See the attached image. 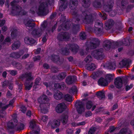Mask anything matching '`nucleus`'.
<instances>
[{
	"instance_id": "8fccbe9b",
	"label": "nucleus",
	"mask_w": 134,
	"mask_h": 134,
	"mask_svg": "<svg viewBox=\"0 0 134 134\" xmlns=\"http://www.w3.org/2000/svg\"><path fill=\"white\" fill-rule=\"evenodd\" d=\"M10 82L8 80H5L2 82V85L3 87H5L8 85Z\"/></svg>"
},
{
	"instance_id": "ea45409f",
	"label": "nucleus",
	"mask_w": 134,
	"mask_h": 134,
	"mask_svg": "<svg viewBox=\"0 0 134 134\" xmlns=\"http://www.w3.org/2000/svg\"><path fill=\"white\" fill-rule=\"evenodd\" d=\"M96 95L99 98H104L105 97L104 93L103 91L98 92L96 93Z\"/></svg>"
},
{
	"instance_id": "e2e57ef3",
	"label": "nucleus",
	"mask_w": 134,
	"mask_h": 134,
	"mask_svg": "<svg viewBox=\"0 0 134 134\" xmlns=\"http://www.w3.org/2000/svg\"><path fill=\"white\" fill-rule=\"evenodd\" d=\"M85 121H82L81 122H79L76 125L75 124L74 125H73V123L72 124V125H73L74 126H76V125L77 126H80V125H84L85 124Z\"/></svg>"
},
{
	"instance_id": "9b49d317",
	"label": "nucleus",
	"mask_w": 134,
	"mask_h": 134,
	"mask_svg": "<svg viewBox=\"0 0 134 134\" xmlns=\"http://www.w3.org/2000/svg\"><path fill=\"white\" fill-rule=\"evenodd\" d=\"M75 106L79 113H81L84 111V108L81 102L79 101H77L75 104Z\"/></svg>"
},
{
	"instance_id": "4c0bfd02",
	"label": "nucleus",
	"mask_w": 134,
	"mask_h": 134,
	"mask_svg": "<svg viewBox=\"0 0 134 134\" xmlns=\"http://www.w3.org/2000/svg\"><path fill=\"white\" fill-rule=\"evenodd\" d=\"M101 73L99 71H97L96 72H93L91 77L93 79H95L99 76L100 75Z\"/></svg>"
},
{
	"instance_id": "2eb2a0df",
	"label": "nucleus",
	"mask_w": 134,
	"mask_h": 134,
	"mask_svg": "<svg viewBox=\"0 0 134 134\" xmlns=\"http://www.w3.org/2000/svg\"><path fill=\"white\" fill-rule=\"evenodd\" d=\"M103 50V49L101 48L99 51H95L91 53L92 55L95 58L98 59L100 58Z\"/></svg>"
},
{
	"instance_id": "4468645a",
	"label": "nucleus",
	"mask_w": 134,
	"mask_h": 134,
	"mask_svg": "<svg viewBox=\"0 0 134 134\" xmlns=\"http://www.w3.org/2000/svg\"><path fill=\"white\" fill-rule=\"evenodd\" d=\"M49 126H50L53 128H55L58 126L60 125V120H54L53 121H49L48 123Z\"/></svg>"
},
{
	"instance_id": "3c124183",
	"label": "nucleus",
	"mask_w": 134,
	"mask_h": 134,
	"mask_svg": "<svg viewBox=\"0 0 134 134\" xmlns=\"http://www.w3.org/2000/svg\"><path fill=\"white\" fill-rule=\"evenodd\" d=\"M80 36L81 39L82 40L85 39L86 38V35L84 32H81L80 35Z\"/></svg>"
},
{
	"instance_id": "0e129e2a",
	"label": "nucleus",
	"mask_w": 134,
	"mask_h": 134,
	"mask_svg": "<svg viewBox=\"0 0 134 134\" xmlns=\"http://www.w3.org/2000/svg\"><path fill=\"white\" fill-rule=\"evenodd\" d=\"M123 44H125V46H126L128 45V44H126L125 43H124L123 42H122L121 41L119 42H116L115 44L116 45H117L118 46H121Z\"/></svg>"
},
{
	"instance_id": "c03bdc74",
	"label": "nucleus",
	"mask_w": 134,
	"mask_h": 134,
	"mask_svg": "<svg viewBox=\"0 0 134 134\" xmlns=\"http://www.w3.org/2000/svg\"><path fill=\"white\" fill-rule=\"evenodd\" d=\"M106 80L108 82L113 79V76L111 74H107L106 75Z\"/></svg>"
},
{
	"instance_id": "f257e3e1",
	"label": "nucleus",
	"mask_w": 134,
	"mask_h": 134,
	"mask_svg": "<svg viewBox=\"0 0 134 134\" xmlns=\"http://www.w3.org/2000/svg\"><path fill=\"white\" fill-rule=\"evenodd\" d=\"M49 100V98L44 95H42L38 98V101L40 105L38 109L42 113L44 114L47 112L49 105L47 102Z\"/></svg>"
},
{
	"instance_id": "a211bd4d",
	"label": "nucleus",
	"mask_w": 134,
	"mask_h": 134,
	"mask_svg": "<svg viewBox=\"0 0 134 134\" xmlns=\"http://www.w3.org/2000/svg\"><path fill=\"white\" fill-rule=\"evenodd\" d=\"M104 68L111 70H114L115 68V65L114 63H108L105 64L104 65Z\"/></svg>"
},
{
	"instance_id": "4d7b16f0",
	"label": "nucleus",
	"mask_w": 134,
	"mask_h": 134,
	"mask_svg": "<svg viewBox=\"0 0 134 134\" xmlns=\"http://www.w3.org/2000/svg\"><path fill=\"white\" fill-rule=\"evenodd\" d=\"M17 33V31L15 29L13 31L11 32V36L13 37H15Z\"/></svg>"
},
{
	"instance_id": "052dcab7",
	"label": "nucleus",
	"mask_w": 134,
	"mask_h": 134,
	"mask_svg": "<svg viewBox=\"0 0 134 134\" xmlns=\"http://www.w3.org/2000/svg\"><path fill=\"white\" fill-rule=\"evenodd\" d=\"M133 87L132 84H131L129 86H127L126 87V91H128L129 90L132 88Z\"/></svg>"
},
{
	"instance_id": "09e8293b",
	"label": "nucleus",
	"mask_w": 134,
	"mask_h": 134,
	"mask_svg": "<svg viewBox=\"0 0 134 134\" xmlns=\"http://www.w3.org/2000/svg\"><path fill=\"white\" fill-rule=\"evenodd\" d=\"M24 23L26 26L28 27H31L33 25V24L31 23V21L29 20V21H25Z\"/></svg>"
},
{
	"instance_id": "f3484780",
	"label": "nucleus",
	"mask_w": 134,
	"mask_h": 134,
	"mask_svg": "<svg viewBox=\"0 0 134 134\" xmlns=\"http://www.w3.org/2000/svg\"><path fill=\"white\" fill-rule=\"evenodd\" d=\"M122 79L120 77H118L115 79V84L116 87L120 88L122 87Z\"/></svg>"
},
{
	"instance_id": "79ce46f5",
	"label": "nucleus",
	"mask_w": 134,
	"mask_h": 134,
	"mask_svg": "<svg viewBox=\"0 0 134 134\" xmlns=\"http://www.w3.org/2000/svg\"><path fill=\"white\" fill-rule=\"evenodd\" d=\"M83 3L82 4L85 7H87L90 5L89 0H82Z\"/></svg>"
},
{
	"instance_id": "603ef678",
	"label": "nucleus",
	"mask_w": 134,
	"mask_h": 134,
	"mask_svg": "<svg viewBox=\"0 0 134 134\" xmlns=\"http://www.w3.org/2000/svg\"><path fill=\"white\" fill-rule=\"evenodd\" d=\"M92 60V58L91 56L88 55L87 56L85 59V61L87 63H89Z\"/></svg>"
},
{
	"instance_id": "6e6552de",
	"label": "nucleus",
	"mask_w": 134,
	"mask_h": 134,
	"mask_svg": "<svg viewBox=\"0 0 134 134\" xmlns=\"http://www.w3.org/2000/svg\"><path fill=\"white\" fill-rule=\"evenodd\" d=\"M36 120H31L30 123L29 128L31 130L37 129V131L33 130L31 132V134H39V131L40 128L36 125Z\"/></svg>"
},
{
	"instance_id": "c85d7f7f",
	"label": "nucleus",
	"mask_w": 134,
	"mask_h": 134,
	"mask_svg": "<svg viewBox=\"0 0 134 134\" xmlns=\"http://www.w3.org/2000/svg\"><path fill=\"white\" fill-rule=\"evenodd\" d=\"M88 13L87 11H85L83 13L84 15H85V20H87V23H90L91 21V16L90 15H88L87 14Z\"/></svg>"
},
{
	"instance_id": "dca6fc26",
	"label": "nucleus",
	"mask_w": 134,
	"mask_h": 134,
	"mask_svg": "<svg viewBox=\"0 0 134 134\" xmlns=\"http://www.w3.org/2000/svg\"><path fill=\"white\" fill-rule=\"evenodd\" d=\"M121 7L122 8H126H126L127 9V11H128V10L132 8L133 5H128L126 0H123L121 2Z\"/></svg>"
},
{
	"instance_id": "338daca9",
	"label": "nucleus",
	"mask_w": 134,
	"mask_h": 134,
	"mask_svg": "<svg viewBox=\"0 0 134 134\" xmlns=\"http://www.w3.org/2000/svg\"><path fill=\"white\" fill-rule=\"evenodd\" d=\"M9 88L10 90H12L13 88V85L12 83L11 82H9Z\"/></svg>"
},
{
	"instance_id": "393cba45",
	"label": "nucleus",
	"mask_w": 134,
	"mask_h": 134,
	"mask_svg": "<svg viewBox=\"0 0 134 134\" xmlns=\"http://www.w3.org/2000/svg\"><path fill=\"white\" fill-rule=\"evenodd\" d=\"M114 24V22L113 20H109L105 23V28L106 30L110 29Z\"/></svg>"
},
{
	"instance_id": "f03ea898",
	"label": "nucleus",
	"mask_w": 134,
	"mask_h": 134,
	"mask_svg": "<svg viewBox=\"0 0 134 134\" xmlns=\"http://www.w3.org/2000/svg\"><path fill=\"white\" fill-rule=\"evenodd\" d=\"M7 128L9 129H15L18 131H20L24 129L23 124L18 122L17 120L15 118L12 119L11 121L7 124Z\"/></svg>"
},
{
	"instance_id": "b1692460",
	"label": "nucleus",
	"mask_w": 134,
	"mask_h": 134,
	"mask_svg": "<svg viewBox=\"0 0 134 134\" xmlns=\"http://www.w3.org/2000/svg\"><path fill=\"white\" fill-rule=\"evenodd\" d=\"M98 82L99 85L103 86H106L108 84L107 81L103 78H100L98 81Z\"/></svg>"
},
{
	"instance_id": "6ab92c4d",
	"label": "nucleus",
	"mask_w": 134,
	"mask_h": 134,
	"mask_svg": "<svg viewBox=\"0 0 134 134\" xmlns=\"http://www.w3.org/2000/svg\"><path fill=\"white\" fill-rule=\"evenodd\" d=\"M131 63V60H123L120 62L119 64L120 67L122 68L125 66H128Z\"/></svg>"
},
{
	"instance_id": "cd10ccee",
	"label": "nucleus",
	"mask_w": 134,
	"mask_h": 134,
	"mask_svg": "<svg viewBox=\"0 0 134 134\" xmlns=\"http://www.w3.org/2000/svg\"><path fill=\"white\" fill-rule=\"evenodd\" d=\"M68 114H64L60 118V119L63 124H65L68 121Z\"/></svg>"
},
{
	"instance_id": "bb28decb",
	"label": "nucleus",
	"mask_w": 134,
	"mask_h": 134,
	"mask_svg": "<svg viewBox=\"0 0 134 134\" xmlns=\"http://www.w3.org/2000/svg\"><path fill=\"white\" fill-rule=\"evenodd\" d=\"M86 67L87 70L92 71L96 68V66L94 64L91 63L86 65Z\"/></svg>"
},
{
	"instance_id": "473e14b6",
	"label": "nucleus",
	"mask_w": 134,
	"mask_h": 134,
	"mask_svg": "<svg viewBox=\"0 0 134 134\" xmlns=\"http://www.w3.org/2000/svg\"><path fill=\"white\" fill-rule=\"evenodd\" d=\"M114 4V3L112 1H110L108 3V5L107 6V8L105 9L106 11L108 12H109L110 11Z\"/></svg>"
},
{
	"instance_id": "f704fd0d",
	"label": "nucleus",
	"mask_w": 134,
	"mask_h": 134,
	"mask_svg": "<svg viewBox=\"0 0 134 134\" xmlns=\"http://www.w3.org/2000/svg\"><path fill=\"white\" fill-rule=\"evenodd\" d=\"M62 93L61 92L58 91L57 93L54 94V97L57 100H59L62 98Z\"/></svg>"
},
{
	"instance_id": "2f4dec72",
	"label": "nucleus",
	"mask_w": 134,
	"mask_h": 134,
	"mask_svg": "<svg viewBox=\"0 0 134 134\" xmlns=\"http://www.w3.org/2000/svg\"><path fill=\"white\" fill-rule=\"evenodd\" d=\"M131 131L126 128H124L121 129L120 131L118 134H131Z\"/></svg>"
},
{
	"instance_id": "ddd939ff",
	"label": "nucleus",
	"mask_w": 134,
	"mask_h": 134,
	"mask_svg": "<svg viewBox=\"0 0 134 134\" xmlns=\"http://www.w3.org/2000/svg\"><path fill=\"white\" fill-rule=\"evenodd\" d=\"M59 10L60 11L64 10L67 7V2L65 0H60L59 3Z\"/></svg>"
},
{
	"instance_id": "c756f323",
	"label": "nucleus",
	"mask_w": 134,
	"mask_h": 134,
	"mask_svg": "<svg viewBox=\"0 0 134 134\" xmlns=\"http://www.w3.org/2000/svg\"><path fill=\"white\" fill-rule=\"evenodd\" d=\"M93 103L91 101H88L86 105V107L87 109H90L92 107V111L94 110L96 107V106L95 105H93Z\"/></svg>"
},
{
	"instance_id": "4be33fe9",
	"label": "nucleus",
	"mask_w": 134,
	"mask_h": 134,
	"mask_svg": "<svg viewBox=\"0 0 134 134\" xmlns=\"http://www.w3.org/2000/svg\"><path fill=\"white\" fill-rule=\"evenodd\" d=\"M105 45L104 46V49L106 50H109L111 49L112 47L111 46V43L110 41L109 40H107L104 42Z\"/></svg>"
},
{
	"instance_id": "9d476101",
	"label": "nucleus",
	"mask_w": 134,
	"mask_h": 134,
	"mask_svg": "<svg viewBox=\"0 0 134 134\" xmlns=\"http://www.w3.org/2000/svg\"><path fill=\"white\" fill-rule=\"evenodd\" d=\"M70 37L69 34L66 32H62L58 36V39L60 41L67 40Z\"/></svg>"
},
{
	"instance_id": "680f3d73",
	"label": "nucleus",
	"mask_w": 134,
	"mask_h": 134,
	"mask_svg": "<svg viewBox=\"0 0 134 134\" xmlns=\"http://www.w3.org/2000/svg\"><path fill=\"white\" fill-rule=\"evenodd\" d=\"M43 84L47 88L50 87L52 85V84L51 82H48V83L46 82H44L43 83Z\"/></svg>"
},
{
	"instance_id": "aec40b11",
	"label": "nucleus",
	"mask_w": 134,
	"mask_h": 134,
	"mask_svg": "<svg viewBox=\"0 0 134 134\" xmlns=\"http://www.w3.org/2000/svg\"><path fill=\"white\" fill-rule=\"evenodd\" d=\"M76 80V77L75 76H69L66 78V82L68 84H71Z\"/></svg>"
},
{
	"instance_id": "774afa93",
	"label": "nucleus",
	"mask_w": 134,
	"mask_h": 134,
	"mask_svg": "<svg viewBox=\"0 0 134 134\" xmlns=\"http://www.w3.org/2000/svg\"><path fill=\"white\" fill-rule=\"evenodd\" d=\"M115 129V127L114 126H111L110 127L109 131L110 132H113Z\"/></svg>"
},
{
	"instance_id": "a19ab883",
	"label": "nucleus",
	"mask_w": 134,
	"mask_h": 134,
	"mask_svg": "<svg viewBox=\"0 0 134 134\" xmlns=\"http://www.w3.org/2000/svg\"><path fill=\"white\" fill-rule=\"evenodd\" d=\"M75 1V0H72L70 2L72 3V6H71V5L70 4L69 5V7L71 9H73L74 8H75L76 7V5L77 4V2L75 1V2L74 1Z\"/></svg>"
},
{
	"instance_id": "72a5a7b5",
	"label": "nucleus",
	"mask_w": 134,
	"mask_h": 134,
	"mask_svg": "<svg viewBox=\"0 0 134 134\" xmlns=\"http://www.w3.org/2000/svg\"><path fill=\"white\" fill-rule=\"evenodd\" d=\"M54 86L55 88L58 89H63L65 87V85L64 82H62L60 83H55Z\"/></svg>"
},
{
	"instance_id": "a18cd8bd",
	"label": "nucleus",
	"mask_w": 134,
	"mask_h": 134,
	"mask_svg": "<svg viewBox=\"0 0 134 134\" xmlns=\"http://www.w3.org/2000/svg\"><path fill=\"white\" fill-rule=\"evenodd\" d=\"M51 60L55 62H57V61H58L59 60V57L58 56L53 55L51 57Z\"/></svg>"
},
{
	"instance_id": "412c9836",
	"label": "nucleus",
	"mask_w": 134,
	"mask_h": 134,
	"mask_svg": "<svg viewBox=\"0 0 134 134\" xmlns=\"http://www.w3.org/2000/svg\"><path fill=\"white\" fill-rule=\"evenodd\" d=\"M103 26L102 24L98 20H97L94 26L95 30L99 32L101 27Z\"/></svg>"
},
{
	"instance_id": "7c9ffc66",
	"label": "nucleus",
	"mask_w": 134,
	"mask_h": 134,
	"mask_svg": "<svg viewBox=\"0 0 134 134\" xmlns=\"http://www.w3.org/2000/svg\"><path fill=\"white\" fill-rule=\"evenodd\" d=\"M69 27V24L68 23H66L65 25H62V26H59L58 28V30L59 31H60L61 30V29L63 30H68Z\"/></svg>"
},
{
	"instance_id": "6e6d98bb",
	"label": "nucleus",
	"mask_w": 134,
	"mask_h": 134,
	"mask_svg": "<svg viewBox=\"0 0 134 134\" xmlns=\"http://www.w3.org/2000/svg\"><path fill=\"white\" fill-rule=\"evenodd\" d=\"M10 38L8 37L6 38L4 41L5 43L6 44L7 43H8L7 44L8 45L10 44Z\"/></svg>"
},
{
	"instance_id": "c9c22d12",
	"label": "nucleus",
	"mask_w": 134,
	"mask_h": 134,
	"mask_svg": "<svg viewBox=\"0 0 134 134\" xmlns=\"http://www.w3.org/2000/svg\"><path fill=\"white\" fill-rule=\"evenodd\" d=\"M20 43L19 41H17L12 45V48L13 50H15L18 49L20 47Z\"/></svg>"
},
{
	"instance_id": "49530a36",
	"label": "nucleus",
	"mask_w": 134,
	"mask_h": 134,
	"mask_svg": "<svg viewBox=\"0 0 134 134\" xmlns=\"http://www.w3.org/2000/svg\"><path fill=\"white\" fill-rule=\"evenodd\" d=\"M66 76L65 73L64 72H62L58 76V78L60 80L64 79Z\"/></svg>"
},
{
	"instance_id": "1a4fd4ad",
	"label": "nucleus",
	"mask_w": 134,
	"mask_h": 134,
	"mask_svg": "<svg viewBox=\"0 0 134 134\" xmlns=\"http://www.w3.org/2000/svg\"><path fill=\"white\" fill-rule=\"evenodd\" d=\"M46 23L43 22L41 25V29L35 30H33L32 34L33 36L35 37H40L42 35V30L45 27Z\"/></svg>"
},
{
	"instance_id": "5701e85b",
	"label": "nucleus",
	"mask_w": 134,
	"mask_h": 134,
	"mask_svg": "<svg viewBox=\"0 0 134 134\" xmlns=\"http://www.w3.org/2000/svg\"><path fill=\"white\" fill-rule=\"evenodd\" d=\"M24 52L23 50L20 51L19 53L14 52L11 54L10 56L15 58H19L23 54Z\"/></svg>"
},
{
	"instance_id": "864d4df0",
	"label": "nucleus",
	"mask_w": 134,
	"mask_h": 134,
	"mask_svg": "<svg viewBox=\"0 0 134 134\" xmlns=\"http://www.w3.org/2000/svg\"><path fill=\"white\" fill-rule=\"evenodd\" d=\"M48 116L46 115L43 116L41 118V120L43 122H46L48 120Z\"/></svg>"
},
{
	"instance_id": "13d9d810",
	"label": "nucleus",
	"mask_w": 134,
	"mask_h": 134,
	"mask_svg": "<svg viewBox=\"0 0 134 134\" xmlns=\"http://www.w3.org/2000/svg\"><path fill=\"white\" fill-rule=\"evenodd\" d=\"M73 132V130L70 129H68L66 131V133L67 134H72Z\"/></svg>"
},
{
	"instance_id": "e433bc0d",
	"label": "nucleus",
	"mask_w": 134,
	"mask_h": 134,
	"mask_svg": "<svg viewBox=\"0 0 134 134\" xmlns=\"http://www.w3.org/2000/svg\"><path fill=\"white\" fill-rule=\"evenodd\" d=\"M40 80L41 79L39 77H38L36 79L35 83V85L33 86V88L34 90H38L37 88V86L38 87L39 86L38 85Z\"/></svg>"
},
{
	"instance_id": "7ed1b4c3",
	"label": "nucleus",
	"mask_w": 134,
	"mask_h": 134,
	"mask_svg": "<svg viewBox=\"0 0 134 134\" xmlns=\"http://www.w3.org/2000/svg\"><path fill=\"white\" fill-rule=\"evenodd\" d=\"M20 78L22 80L25 79L26 81L25 85L26 89L27 90H30L32 87L33 83L29 81L34 79L33 77H31V73H29L24 75H22L20 76Z\"/></svg>"
},
{
	"instance_id": "39448f33",
	"label": "nucleus",
	"mask_w": 134,
	"mask_h": 134,
	"mask_svg": "<svg viewBox=\"0 0 134 134\" xmlns=\"http://www.w3.org/2000/svg\"><path fill=\"white\" fill-rule=\"evenodd\" d=\"M99 43V41L98 39L96 38L93 39L90 42H87L86 43V51H87L88 50L91 49L95 48L98 45Z\"/></svg>"
},
{
	"instance_id": "20e7f679",
	"label": "nucleus",
	"mask_w": 134,
	"mask_h": 134,
	"mask_svg": "<svg viewBox=\"0 0 134 134\" xmlns=\"http://www.w3.org/2000/svg\"><path fill=\"white\" fill-rule=\"evenodd\" d=\"M17 1H13L10 3V5L12 6L13 9L12 13H15L16 15H25L26 14V12L24 10H22L21 8L17 5Z\"/></svg>"
},
{
	"instance_id": "a878e982",
	"label": "nucleus",
	"mask_w": 134,
	"mask_h": 134,
	"mask_svg": "<svg viewBox=\"0 0 134 134\" xmlns=\"http://www.w3.org/2000/svg\"><path fill=\"white\" fill-rule=\"evenodd\" d=\"M25 43L27 44H31L34 43L35 41L33 39L30 38L29 37H26L24 38Z\"/></svg>"
},
{
	"instance_id": "37998d69",
	"label": "nucleus",
	"mask_w": 134,
	"mask_h": 134,
	"mask_svg": "<svg viewBox=\"0 0 134 134\" xmlns=\"http://www.w3.org/2000/svg\"><path fill=\"white\" fill-rule=\"evenodd\" d=\"M65 99L68 102H71L72 101V96L68 94L65 95L64 96Z\"/></svg>"
},
{
	"instance_id": "58836bf2",
	"label": "nucleus",
	"mask_w": 134,
	"mask_h": 134,
	"mask_svg": "<svg viewBox=\"0 0 134 134\" xmlns=\"http://www.w3.org/2000/svg\"><path fill=\"white\" fill-rule=\"evenodd\" d=\"M79 48L78 46L76 44H72L70 46V49L73 52H76Z\"/></svg>"
},
{
	"instance_id": "de8ad7c7",
	"label": "nucleus",
	"mask_w": 134,
	"mask_h": 134,
	"mask_svg": "<svg viewBox=\"0 0 134 134\" xmlns=\"http://www.w3.org/2000/svg\"><path fill=\"white\" fill-rule=\"evenodd\" d=\"M77 91L76 87V86H73L69 90V92L71 94H74Z\"/></svg>"
},
{
	"instance_id": "0eeeda50",
	"label": "nucleus",
	"mask_w": 134,
	"mask_h": 134,
	"mask_svg": "<svg viewBox=\"0 0 134 134\" xmlns=\"http://www.w3.org/2000/svg\"><path fill=\"white\" fill-rule=\"evenodd\" d=\"M48 4L45 3H42L39 5L38 9L36 11L39 15H46L47 14V10L46 7L47 6Z\"/></svg>"
},
{
	"instance_id": "423d86ee",
	"label": "nucleus",
	"mask_w": 134,
	"mask_h": 134,
	"mask_svg": "<svg viewBox=\"0 0 134 134\" xmlns=\"http://www.w3.org/2000/svg\"><path fill=\"white\" fill-rule=\"evenodd\" d=\"M14 99H12L9 102L8 105H6L4 104H3L0 102V117L3 118L5 116L6 113L4 111V110L7 108L8 106H12V104L14 102Z\"/></svg>"
},
{
	"instance_id": "f8f14e48",
	"label": "nucleus",
	"mask_w": 134,
	"mask_h": 134,
	"mask_svg": "<svg viewBox=\"0 0 134 134\" xmlns=\"http://www.w3.org/2000/svg\"><path fill=\"white\" fill-rule=\"evenodd\" d=\"M66 108V105L64 103L58 104L56 107V110L58 113H61Z\"/></svg>"
},
{
	"instance_id": "69168bd1",
	"label": "nucleus",
	"mask_w": 134,
	"mask_h": 134,
	"mask_svg": "<svg viewBox=\"0 0 134 134\" xmlns=\"http://www.w3.org/2000/svg\"><path fill=\"white\" fill-rule=\"evenodd\" d=\"M92 115V114L91 112L88 111L85 113V116L86 117H87L91 116Z\"/></svg>"
},
{
	"instance_id": "bf43d9fd",
	"label": "nucleus",
	"mask_w": 134,
	"mask_h": 134,
	"mask_svg": "<svg viewBox=\"0 0 134 134\" xmlns=\"http://www.w3.org/2000/svg\"><path fill=\"white\" fill-rule=\"evenodd\" d=\"M22 112L23 113H25V112L26 110V108L24 106L22 105L20 108Z\"/></svg>"
},
{
	"instance_id": "5fc2aeb1",
	"label": "nucleus",
	"mask_w": 134,
	"mask_h": 134,
	"mask_svg": "<svg viewBox=\"0 0 134 134\" xmlns=\"http://www.w3.org/2000/svg\"><path fill=\"white\" fill-rule=\"evenodd\" d=\"M96 129L95 127H92L90 129L88 132L89 134H93L96 131Z\"/></svg>"
}]
</instances>
